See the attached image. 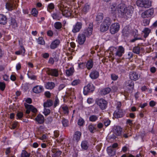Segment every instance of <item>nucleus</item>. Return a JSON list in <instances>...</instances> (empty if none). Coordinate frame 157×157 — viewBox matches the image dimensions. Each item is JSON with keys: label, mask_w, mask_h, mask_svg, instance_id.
Segmentation results:
<instances>
[{"label": "nucleus", "mask_w": 157, "mask_h": 157, "mask_svg": "<svg viewBox=\"0 0 157 157\" xmlns=\"http://www.w3.org/2000/svg\"><path fill=\"white\" fill-rule=\"evenodd\" d=\"M110 11L112 13H114L117 10V4L116 3H113L110 6ZM134 8L132 6H129L126 7L123 4H119L118 6L117 10L119 13L123 17L126 18L131 15L132 13Z\"/></svg>", "instance_id": "1"}, {"label": "nucleus", "mask_w": 157, "mask_h": 157, "mask_svg": "<svg viewBox=\"0 0 157 157\" xmlns=\"http://www.w3.org/2000/svg\"><path fill=\"white\" fill-rule=\"evenodd\" d=\"M136 4L139 7L148 8L151 6V2L149 0H137Z\"/></svg>", "instance_id": "2"}, {"label": "nucleus", "mask_w": 157, "mask_h": 157, "mask_svg": "<svg viewBox=\"0 0 157 157\" xmlns=\"http://www.w3.org/2000/svg\"><path fill=\"white\" fill-rule=\"evenodd\" d=\"M96 103L101 109L104 110L107 108L108 102L104 99L100 98L97 99Z\"/></svg>", "instance_id": "3"}, {"label": "nucleus", "mask_w": 157, "mask_h": 157, "mask_svg": "<svg viewBox=\"0 0 157 157\" xmlns=\"http://www.w3.org/2000/svg\"><path fill=\"white\" fill-rule=\"evenodd\" d=\"M14 2H18L19 0H13V2H7L6 5V8L10 11L15 9L17 6V4L14 3Z\"/></svg>", "instance_id": "4"}, {"label": "nucleus", "mask_w": 157, "mask_h": 157, "mask_svg": "<svg viewBox=\"0 0 157 157\" xmlns=\"http://www.w3.org/2000/svg\"><path fill=\"white\" fill-rule=\"evenodd\" d=\"M154 13V10L153 8H150L146 10L141 14V17L144 18L150 17Z\"/></svg>", "instance_id": "5"}, {"label": "nucleus", "mask_w": 157, "mask_h": 157, "mask_svg": "<svg viewBox=\"0 0 157 157\" xmlns=\"http://www.w3.org/2000/svg\"><path fill=\"white\" fill-rule=\"evenodd\" d=\"M94 89V87L92 84L89 83L84 87L83 94L85 95H87L88 93L93 92Z\"/></svg>", "instance_id": "6"}, {"label": "nucleus", "mask_w": 157, "mask_h": 157, "mask_svg": "<svg viewBox=\"0 0 157 157\" xmlns=\"http://www.w3.org/2000/svg\"><path fill=\"white\" fill-rule=\"evenodd\" d=\"M120 25L118 23H115L111 25L110 31L112 34H115L117 33L119 30Z\"/></svg>", "instance_id": "7"}, {"label": "nucleus", "mask_w": 157, "mask_h": 157, "mask_svg": "<svg viewBox=\"0 0 157 157\" xmlns=\"http://www.w3.org/2000/svg\"><path fill=\"white\" fill-rule=\"evenodd\" d=\"M59 9L62 12V15L66 17H68L71 16V10L70 9L66 8H64L60 6L59 7Z\"/></svg>", "instance_id": "8"}, {"label": "nucleus", "mask_w": 157, "mask_h": 157, "mask_svg": "<svg viewBox=\"0 0 157 157\" xmlns=\"http://www.w3.org/2000/svg\"><path fill=\"white\" fill-rule=\"evenodd\" d=\"M86 39L85 34L83 33H80L78 35L77 41L80 45H82L85 41Z\"/></svg>", "instance_id": "9"}, {"label": "nucleus", "mask_w": 157, "mask_h": 157, "mask_svg": "<svg viewBox=\"0 0 157 157\" xmlns=\"http://www.w3.org/2000/svg\"><path fill=\"white\" fill-rule=\"evenodd\" d=\"M140 77V75L135 71L130 72L129 74V78L131 80L136 81Z\"/></svg>", "instance_id": "10"}, {"label": "nucleus", "mask_w": 157, "mask_h": 157, "mask_svg": "<svg viewBox=\"0 0 157 157\" xmlns=\"http://www.w3.org/2000/svg\"><path fill=\"white\" fill-rule=\"evenodd\" d=\"M125 49L122 46L118 47V49L115 53V55L120 57L122 56V55L124 52Z\"/></svg>", "instance_id": "11"}, {"label": "nucleus", "mask_w": 157, "mask_h": 157, "mask_svg": "<svg viewBox=\"0 0 157 157\" xmlns=\"http://www.w3.org/2000/svg\"><path fill=\"white\" fill-rule=\"evenodd\" d=\"M134 82L131 80L126 81L125 83V86L129 90H133L134 89Z\"/></svg>", "instance_id": "12"}, {"label": "nucleus", "mask_w": 157, "mask_h": 157, "mask_svg": "<svg viewBox=\"0 0 157 157\" xmlns=\"http://www.w3.org/2000/svg\"><path fill=\"white\" fill-rule=\"evenodd\" d=\"M82 24L81 22H77L73 26L72 31L74 33H76L79 31L82 27Z\"/></svg>", "instance_id": "13"}, {"label": "nucleus", "mask_w": 157, "mask_h": 157, "mask_svg": "<svg viewBox=\"0 0 157 157\" xmlns=\"http://www.w3.org/2000/svg\"><path fill=\"white\" fill-rule=\"evenodd\" d=\"M47 73L48 75L55 77H57L59 75L58 70L55 69H50L48 68V70L47 71Z\"/></svg>", "instance_id": "14"}, {"label": "nucleus", "mask_w": 157, "mask_h": 157, "mask_svg": "<svg viewBox=\"0 0 157 157\" xmlns=\"http://www.w3.org/2000/svg\"><path fill=\"white\" fill-rule=\"evenodd\" d=\"M113 132L116 135L120 136L121 135L122 128L120 126H114L113 129Z\"/></svg>", "instance_id": "15"}, {"label": "nucleus", "mask_w": 157, "mask_h": 157, "mask_svg": "<svg viewBox=\"0 0 157 157\" xmlns=\"http://www.w3.org/2000/svg\"><path fill=\"white\" fill-rule=\"evenodd\" d=\"M124 115V113L122 109H119L115 111L113 113L114 117L117 118L123 117Z\"/></svg>", "instance_id": "16"}, {"label": "nucleus", "mask_w": 157, "mask_h": 157, "mask_svg": "<svg viewBox=\"0 0 157 157\" xmlns=\"http://www.w3.org/2000/svg\"><path fill=\"white\" fill-rule=\"evenodd\" d=\"M18 24L14 18H11L10 21V26L13 29H15L18 27Z\"/></svg>", "instance_id": "17"}, {"label": "nucleus", "mask_w": 157, "mask_h": 157, "mask_svg": "<svg viewBox=\"0 0 157 157\" xmlns=\"http://www.w3.org/2000/svg\"><path fill=\"white\" fill-rule=\"evenodd\" d=\"M33 90L34 93L36 94H38L43 91L44 89L43 86H36L34 87Z\"/></svg>", "instance_id": "18"}, {"label": "nucleus", "mask_w": 157, "mask_h": 157, "mask_svg": "<svg viewBox=\"0 0 157 157\" xmlns=\"http://www.w3.org/2000/svg\"><path fill=\"white\" fill-rule=\"evenodd\" d=\"M60 42L59 40H55L53 41L50 45V48L52 49H54L56 48L59 45Z\"/></svg>", "instance_id": "19"}, {"label": "nucleus", "mask_w": 157, "mask_h": 157, "mask_svg": "<svg viewBox=\"0 0 157 157\" xmlns=\"http://www.w3.org/2000/svg\"><path fill=\"white\" fill-rule=\"evenodd\" d=\"M81 134V132L79 131L75 132L73 136V140L78 142L80 139Z\"/></svg>", "instance_id": "20"}, {"label": "nucleus", "mask_w": 157, "mask_h": 157, "mask_svg": "<svg viewBox=\"0 0 157 157\" xmlns=\"http://www.w3.org/2000/svg\"><path fill=\"white\" fill-rule=\"evenodd\" d=\"M35 120L40 124L43 123L44 121V116L41 114H38L35 118Z\"/></svg>", "instance_id": "21"}, {"label": "nucleus", "mask_w": 157, "mask_h": 157, "mask_svg": "<svg viewBox=\"0 0 157 157\" xmlns=\"http://www.w3.org/2000/svg\"><path fill=\"white\" fill-rule=\"evenodd\" d=\"M99 76L98 72L95 70L92 71L90 75V77L93 79L97 78Z\"/></svg>", "instance_id": "22"}, {"label": "nucleus", "mask_w": 157, "mask_h": 157, "mask_svg": "<svg viewBox=\"0 0 157 157\" xmlns=\"http://www.w3.org/2000/svg\"><path fill=\"white\" fill-rule=\"evenodd\" d=\"M7 22V18L6 16L0 14V24L5 25Z\"/></svg>", "instance_id": "23"}, {"label": "nucleus", "mask_w": 157, "mask_h": 157, "mask_svg": "<svg viewBox=\"0 0 157 157\" xmlns=\"http://www.w3.org/2000/svg\"><path fill=\"white\" fill-rule=\"evenodd\" d=\"M45 86L46 88L48 89L52 90L55 87V84L53 82H47L45 84Z\"/></svg>", "instance_id": "24"}, {"label": "nucleus", "mask_w": 157, "mask_h": 157, "mask_svg": "<svg viewBox=\"0 0 157 157\" xmlns=\"http://www.w3.org/2000/svg\"><path fill=\"white\" fill-rule=\"evenodd\" d=\"M25 105L26 109H30L31 111L33 113H36L37 112V109L33 105L26 103H25Z\"/></svg>", "instance_id": "25"}, {"label": "nucleus", "mask_w": 157, "mask_h": 157, "mask_svg": "<svg viewBox=\"0 0 157 157\" xmlns=\"http://www.w3.org/2000/svg\"><path fill=\"white\" fill-rule=\"evenodd\" d=\"M107 151L110 156H113L115 155V151L111 147H109L107 148Z\"/></svg>", "instance_id": "26"}, {"label": "nucleus", "mask_w": 157, "mask_h": 157, "mask_svg": "<svg viewBox=\"0 0 157 157\" xmlns=\"http://www.w3.org/2000/svg\"><path fill=\"white\" fill-rule=\"evenodd\" d=\"M142 32L144 34V38H146L149 35L151 32V30L148 28H145Z\"/></svg>", "instance_id": "27"}, {"label": "nucleus", "mask_w": 157, "mask_h": 157, "mask_svg": "<svg viewBox=\"0 0 157 157\" xmlns=\"http://www.w3.org/2000/svg\"><path fill=\"white\" fill-rule=\"evenodd\" d=\"M52 16L54 19L59 20L61 18L60 13H54L52 14Z\"/></svg>", "instance_id": "28"}, {"label": "nucleus", "mask_w": 157, "mask_h": 157, "mask_svg": "<svg viewBox=\"0 0 157 157\" xmlns=\"http://www.w3.org/2000/svg\"><path fill=\"white\" fill-rule=\"evenodd\" d=\"M111 22L112 21L111 19L109 17H107L104 19L102 23L109 27Z\"/></svg>", "instance_id": "29"}, {"label": "nucleus", "mask_w": 157, "mask_h": 157, "mask_svg": "<svg viewBox=\"0 0 157 157\" xmlns=\"http://www.w3.org/2000/svg\"><path fill=\"white\" fill-rule=\"evenodd\" d=\"M103 18V14L102 13H99L97 15L96 18V20L98 23H101Z\"/></svg>", "instance_id": "30"}, {"label": "nucleus", "mask_w": 157, "mask_h": 157, "mask_svg": "<svg viewBox=\"0 0 157 157\" xmlns=\"http://www.w3.org/2000/svg\"><path fill=\"white\" fill-rule=\"evenodd\" d=\"M111 90V89L109 87H106L103 89L101 91V94L103 95H105L109 93Z\"/></svg>", "instance_id": "31"}, {"label": "nucleus", "mask_w": 157, "mask_h": 157, "mask_svg": "<svg viewBox=\"0 0 157 157\" xmlns=\"http://www.w3.org/2000/svg\"><path fill=\"white\" fill-rule=\"evenodd\" d=\"M52 101L51 100L48 99L46 102L44 103V107H49L52 106Z\"/></svg>", "instance_id": "32"}, {"label": "nucleus", "mask_w": 157, "mask_h": 157, "mask_svg": "<svg viewBox=\"0 0 157 157\" xmlns=\"http://www.w3.org/2000/svg\"><path fill=\"white\" fill-rule=\"evenodd\" d=\"M74 72V69L73 67H71L68 70H66V75L70 76L72 75Z\"/></svg>", "instance_id": "33"}, {"label": "nucleus", "mask_w": 157, "mask_h": 157, "mask_svg": "<svg viewBox=\"0 0 157 157\" xmlns=\"http://www.w3.org/2000/svg\"><path fill=\"white\" fill-rule=\"evenodd\" d=\"M81 146L82 148L84 150H87L88 147V146L87 141L85 140L83 141L81 143Z\"/></svg>", "instance_id": "34"}, {"label": "nucleus", "mask_w": 157, "mask_h": 157, "mask_svg": "<svg viewBox=\"0 0 157 157\" xmlns=\"http://www.w3.org/2000/svg\"><path fill=\"white\" fill-rule=\"evenodd\" d=\"M109 27L102 23L100 26V31L102 32H105L109 29Z\"/></svg>", "instance_id": "35"}, {"label": "nucleus", "mask_w": 157, "mask_h": 157, "mask_svg": "<svg viewBox=\"0 0 157 157\" xmlns=\"http://www.w3.org/2000/svg\"><path fill=\"white\" fill-rule=\"evenodd\" d=\"M61 108L62 109L63 112L64 114L66 115H68L69 111L68 107L67 105H64L61 107Z\"/></svg>", "instance_id": "36"}, {"label": "nucleus", "mask_w": 157, "mask_h": 157, "mask_svg": "<svg viewBox=\"0 0 157 157\" xmlns=\"http://www.w3.org/2000/svg\"><path fill=\"white\" fill-rule=\"evenodd\" d=\"M92 31L87 29L85 30L83 33L85 34V36L87 37H89L92 34Z\"/></svg>", "instance_id": "37"}, {"label": "nucleus", "mask_w": 157, "mask_h": 157, "mask_svg": "<svg viewBox=\"0 0 157 157\" xmlns=\"http://www.w3.org/2000/svg\"><path fill=\"white\" fill-rule=\"evenodd\" d=\"M136 32L133 33V35L135 38L133 39H132L130 40V42H134L137 40L142 39L141 38L137 37V33H138V31L137 30H136Z\"/></svg>", "instance_id": "38"}, {"label": "nucleus", "mask_w": 157, "mask_h": 157, "mask_svg": "<svg viewBox=\"0 0 157 157\" xmlns=\"http://www.w3.org/2000/svg\"><path fill=\"white\" fill-rule=\"evenodd\" d=\"M30 153L27 152L25 150H22L20 157H30Z\"/></svg>", "instance_id": "39"}, {"label": "nucleus", "mask_w": 157, "mask_h": 157, "mask_svg": "<svg viewBox=\"0 0 157 157\" xmlns=\"http://www.w3.org/2000/svg\"><path fill=\"white\" fill-rule=\"evenodd\" d=\"M93 66V63L91 60L88 61L86 63V67L88 70L90 69Z\"/></svg>", "instance_id": "40"}, {"label": "nucleus", "mask_w": 157, "mask_h": 157, "mask_svg": "<svg viewBox=\"0 0 157 157\" xmlns=\"http://www.w3.org/2000/svg\"><path fill=\"white\" fill-rule=\"evenodd\" d=\"M130 32L128 28H124L122 30L123 35L125 36H127L129 34Z\"/></svg>", "instance_id": "41"}, {"label": "nucleus", "mask_w": 157, "mask_h": 157, "mask_svg": "<svg viewBox=\"0 0 157 157\" xmlns=\"http://www.w3.org/2000/svg\"><path fill=\"white\" fill-rule=\"evenodd\" d=\"M88 129L91 133H93L94 131L96 130L95 125L90 124L88 126Z\"/></svg>", "instance_id": "42"}, {"label": "nucleus", "mask_w": 157, "mask_h": 157, "mask_svg": "<svg viewBox=\"0 0 157 157\" xmlns=\"http://www.w3.org/2000/svg\"><path fill=\"white\" fill-rule=\"evenodd\" d=\"M133 52L136 54H139L140 53V48L139 46H135L133 48Z\"/></svg>", "instance_id": "43"}, {"label": "nucleus", "mask_w": 157, "mask_h": 157, "mask_svg": "<svg viewBox=\"0 0 157 157\" xmlns=\"http://www.w3.org/2000/svg\"><path fill=\"white\" fill-rule=\"evenodd\" d=\"M62 122L63 126L64 127H67L68 126L69 121L67 119L64 118H63L62 121Z\"/></svg>", "instance_id": "44"}, {"label": "nucleus", "mask_w": 157, "mask_h": 157, "mask_svg": "<svg viewBox=\"0 0 157 157\" xmlns=\"http://www.w3.org/2000/svg\"><path fill=\"white\" fill-rule=\"evenodd\" d=\"M98 119V117L95 115H91L89 117V121L91 122H95Z\"/></svg>", "instance_id": "45"}, {"label": "nucleus", "mask_w": 157, "mask_h": 157, "mask_svg": "<svg viewBox=\"0 0 157 157\" xmlns=\"http://www.w3.org/2000/svg\"><path fill=\"white\" fill-rule=\"evenodd\" d=\"M85 123V121L82 118L80 117L78 120V124L80 126H83Z\"/></svg>", "instance_id": "46"}, {"label": "nucleus", "mask_w": 157, "mask_h": 157, "mask_svg": "<svg viewBox=\"0 0 157 157\" xmlns=\"http://www.w3.org/2000/svg\"><path fill=\"white\" fill-rule=\"evenodd\" d=\"M55 8L54 4L53 3L49 4L48 6L47 10L50 13L51 12V10H53Z\"/></svg>", "instance_id": "47"}, {"label": "nucleus", "mask_w": 157, "mask_h": 157, "mask_svg": "<svg viewBox=\"0 0 157 157\" xmlns=\"http://www.w3.org/2000/svg\"><path fill=\"white\" fill-rule=\"evenodd\" d=\"M55 27L57 29H60L62 26L61 23L59 22H57L54 24Z\"/></svg>", "instance_id": "48"}, {"label": "nucleus", "mask_w": 157, "mask_h": 157, "mask_svg": "<svg viewBox=\"0 0 157 157\" xmlns=\"http://www.w3.org/2000/svg\"><path fill=\"white\" fill-rule=\"evenodd\" d=\"M150 22V20L144 19L143 20L142 25L144 26H146L149 25Z\"/></svg>", "instance_id": "49"}, {"label": "nucleus", "mask_w": 157, "mask_h": 157, "mask_svg": "<svg viewBox=\"0 0 157 157\" xmlns=\"http://www.w3.org/2000/svg\"><path fill=\"white\" fill-rule=\"evenodd\" d=\"M81 83V81L80 80L76 79L73 81L72 83L71 84L73 86H76L79 84Z\"/></svg>", "instance_id": "50"}, {"label": "nucleus", "mask_w": 157, "mask_h": 157, "mask_svg": "<svg viewBox=\"0 0 157 157\" xmlns=\"http://www.w3.org/2000/svg\"><path fill=\"white\" fill-rule=\"evenodd\" d=\"M37 42L39 44H45L44 41L42 37H39L38 39Z\"/></svg>", "instance_id": "51"}, {"label": "nucleus", "mask_w": 157, "mask_h": 157, "mask_svg": "<svg viewBox=\"0 0 157 157\" xmlns=\"http://www.w3.org/2000/svg\"><path fill=\"white\" fill-rule=\"evenodd\" d=\"M31 14L34 16L36 17L38 14V11L35 8H33L31 11Z\"/></svg>", "instance_id": "52"}, {"label": "nucleus", "mask_w": 157, "mask_h": 157, "mask_svg": "<svg viewBox=\"0 0 157 157\" xmlns=\"http://www.w3.org/2000/svg\"><path fill=\"white\" fill-rule=\"evenodd\" d=\"M110 121L108 119H105L104 120V124L106 126H107L109 125L110 124Z\"/></svg>", "instance_id": "53"}, {"label": "nucleus", "mask_w": 157, "mask_h": 157, "mask_svg": "<svg viewBox=\"0 0 157 157\" xmlns=\"http://www.w3.org/2000/svg\"><path fill=\"white\" fill-rule=\"evenodd\" d=\"M23 113L22 112H18L16 115V116L17 117V119H21L23 117Z\"/></svg>", "instance_id": "54"}, {"label": "nucleus", "mask_w": 157, "mask_h": 157, "mask_svg": "<svg viewBox=\"0 0 157 157\" xmlns=\"http://www.w3.org/2000/svg\"><path fill=\"white\" fill-rule=\"evenodd\" d=\"M27 75L28 77L31 79L33 80L36 79V76L32 75H30L29 73H28Z\"/></svg>", "instance_id": "55"}, {"label": "nucleus", "mask_w": 157, "mask_h": 157, "mask_svg": "<svg viewBox=\"0 0 157 157\" xmlns=\"http://www.w3.org/2000/svg\"><path fill=\"white\" fill-rule=\"evenodd\" d=\"M118 78V75L114 74H112L111 75V78L112 80L115 81L117 80Z\"/></svg>", "instance_id": "56"}, {"label": "nucleus", "mask_w": 157, "mask_h": 157, "mask_svg": "<svg viewBox=\"0 0 157 157\" xmlns=\"http://www.w3.org/2000/svg\"><path fill=\"white\" fill-rule=\"evenodd\" d=\"M62 152L58 150L55 154L52 155V157H58L61 154Z\"/></svg>", "instance_id": "57"}, {"label": "nucleus", "mask_w": 157, "mask_h": 157, "mask_svg": "<svg viewBox=\"0 0 157 157\" xmlns=\"http://www.w3.org/2000/svg\"><path fill=\"white\" fill-rule=\"evenodd\" d=\"M90 8V6L88 5H86L84 6L83 9V11L84 12H86L89 10Z\"/></svg>", "instance_id": "58"}, {"label": "nucleus", "mask_w": 157, "mask_h": 157, "mask_svg": "<svg viewBox=\"0 0 157 157\" xmlns=\"http://www.w3.org/2000/svg\"><path fill=\"white\" fill-rule=\"evenodd\" d=\"M5 88V84L4 83L2 82H0V89L3 91Z\"/></svg>", "instance_id": "59"}, {"label": "nucleus", "mask_w": 157, "mask_h": 157, "mask_svg": "<svg viewBox=\"0 0 157 157\" xmlns=\"http://www.w3.org/2000/svg\"><path fill=\"white\" fill-rule=\"evenodd\" d=\"M50 113V110L49 109H45L44 111V113L45 115L47 116Z\"/></svg>", "instance_id": "60"}, {"label": "nucleus", "mask_w": 157, "mask_h": 157, "mask_svg": "<svg viewBox=\"0 0 157 157\" xmlns=\"http://www.w3.org/2000/svg\"><path fill=\"white\" fill-rule=\"evenodd\" d=\"M42 57L45 59L48 58L49 56V53H45L42 54Z\"/></svg>", "instance_id": "61"}, {"label": "nucleus", "mask_w": 157, "mask_h": 157, "mask_svg": "<svg viewBox=\"0 0 157 157\" xmlns=\"http://www.w3.org/2000/svg\"><path fill=\"white\" fill-rule=\"evenodd\" d=\"M48 63L52 65L54 63V59L52 57H50L48 61Z\"/></svg>", "instance_id": "62"}, {"label": "nucleus", "mask_w": 157, "mask_h": 157, "mask_svg": "<svg viewBox=\"0 0 157 157\" xmlns=\"http://www.w3.org/2000/svg\"><path fill=\"white\" fill-rule=\"evenodd\" d=\"M78 67L80 69H84L85 67V64L84 63H79L78 65Z\"/></svg>", "instance_id": "63"}, {"label": "nucleus", "mask_w": 157, "mask_h": 157, "mask_svg": "<svg viewBox=\"0 0 157 157\" xmlns=\"http://www.w3.org/2000/svg\"><path fill=\"white\" fill-rule=\"evenodd\" d=\"M18 124L17 122H14L12 124L11 129H14L16 128Z\"/></svg>", "instance_id": "64"}]
</instances>
